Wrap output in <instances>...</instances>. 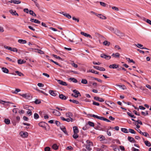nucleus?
<instances>
[{
  "label": "nucleus",
  "mask_w": 151,
  "mask_h": 151,
  "mask_svg": "<svg viewBox=\"0 0 151 151\" xmlns=\"http://www.w3.org/2000/svg\"><path fill=\"white\" fill-rule=\"evenodd\" d=\"M2 71L5 73H8L9 72L8 70L6 68L3 67L2 68Z\"/></svg>",
  "instance_id": "obj_30"
},
{
  "label": "nucleus",
  "mask_w": 151,
  "mask_h": 151,
  "mask_svg": "<svg viewBox=\"0 0 151 151\" xmlns=\"http://www.w3.org/2000/svg\"><path fill=\"white\" fill-rule=\"evenodd\" d=\"M18 42L21 44H25L27 43L26 40L22 39H19L18 40Z\"/></svg>",
  "instance_id": "obj_29"
},
{
  "label": "nucleus",
  "mask_w": 151,
  "mask_h": 151,
  "mask_svg": "<svg viewBox=\"0 0 151 151\" xmlns=\"http://www.w3.org/2000/svg\"><path fill=\"white\" fill-rule=\"evenodd\" d=\"M55 80L57 81L59 83L62 85L66 86L68 85L66 82L63 81L62 80H58L57 79H55Z\"/></svg>",
  "instance_id": "obj_4"
},
{
  "label": "nucleus",
  "mask_w": 151,
  "mask_h": 151,
  "mask_svg": "<svg viewBox=\"0 0 151 151\" xmlns=\"http://www.w3.org/2000/svg\"><path fill=\"white\" fill-rule=\"evenodd\" d=\"M120 54L118 52H116L114 53H113L111 56L114 57L115 58H119L120 56Z\"/></svg>",
  "instance_id": "obj_24"
},
{
  "label": "nucleus",
  "mask_w": 151,
  "mask_h": 151,
  "mask_svg": "<svg viewBox=\"0 0 151 151\" xmlns=\"http://www.w3.org/2000/svg\"><path fill=\"white\" fill-rule=\"evenodd\" d=\"M93 68L101 71H104L105 70V69L102 67H100L99 66H93Z\"/></svg>",
  "instance_id": "obj_6"
},
{
  "label": "nucleus",
  "mask_w": 151,
  "mask_h": 151,
  "mask_svg": "<svg viewBox=\"0 0 151 151\" xmlns=\"http://www.w3.org/2000/svg\"><path fill=\"white\" fill-rule=\"evenodd\" d=\"M88 124L90 126L93 127L94 126V123L88 121Z\"/></svg>",
  "instance_id": "obj_46"
},
{
  "label": "nucleus",
  "mask_w": 151,
  "mask_h": 151,
  "mask_svg": "<svg viewBox=\"0 0 151 151\" xmlns=\"http://www.w3.org/2000/svg\"><path fill=\"white\" fill-rule=\"evenodd\" d=\"M53 111L52 112L56 116H60L61 115V113L57 110L53 109Z\"/></svg>",
  "instance_id": "obj_9"
},
{
  "label": "nucleus",
  "mask_w": 151,
  "mask_h": 151,
  "mask_svg": "<svg viewBox=\"0 0 151 151\" xmlns=\"http://www.w3.org/2000/svg\"><path fill=\"white\" fill-rule=\"evenodd\" d=\"M69 80H71V81H72L73 82H74V83H76L77 82V80L75 79V78H69Z\"/></svg>",
  "instance_id": "obj_43"
},
{
  "label": "nucleus",
  "mask_w": 151,
  "mask_h": 151,
  "mask_svg": "<svg viewBox=\"0 0 151 151\" xmlns=\"http://www.w3.org/2000/svg\"><path fill=\"white\" fill-rule=\"evenodd\" d=\"M81 34L86 37H89V38H90L91 39L92 38V37L90 35L86 33H85L84 32H81Z\"/></svg>",
  "instance_id": "obj_12"
},
{
  "label": "nucleus",
  "mask_w": 151,
  "mask_h": 151,
  "mask_svg": "<svg viewBox=\"0 0 151 151\" xmlns=\"http://www.w3.org/2000/svg\"><path fill=\"white\" fill-rule=\"evenodd\" d=\"M25 61H24L23 60H21V59H19L18 60V63L20 64H22L25 63Z\"/></svg>",
  "instance_id": "obj_38"
},
{
  "label": "nucleus",
  "mask_w": 151,
  "mask_h": 151,
  "mask_svg": "<svg viewBox=\"0 0 151 151\" xmlns=\"http://www.w3.org/2000/svg\"><path fill=\"white\" fill-rule=\"evenodd\" d=\"M81 83L84 84H86L88 83V81L86 79H82L81 80Z\"/></svg>",
  "instance_id": "obj_42"
},
{
  "label": "nucleus",
  "mask_w": 151,
  "mask_h": 151,
  "mask_svg": "<svg viewBox=\"0 0 151 151\" xmlns=\"http://www.w3.org/2000/svg\"><path fill=\"white\" fill-rule=\"evenodd\" d=\"M4 122L7 124H9L10 123V120L8 119H5L4 120Z\"/></svg>",
  "instance_id": "obj_40"
},
{
  "label": "nucleus",
  "mask_w": 151,
  "mask_h": 151,
  "mask_svg": "<svg viewBox=\"0 0 151 151\" xmlns=\"http://www.w3.org/2000/svg\"><path fill=\"white\" fill-rule=\"evenodd\" d=\"M69 101L70 102H72L73 103H75L76 104H78L79 103V102H78V101L76 100L70 99Z\"/></svg>",
  "instance_id": "obj_45"
},
{
  "label": "nucleus",
  "mask_w": 151,
  "mask_h": 151,
  "mask_svg": "<svg viewBox=\"0 0 151 151\" xmlns=\"http://www.w3.org/2000/svg\"><path fill=\"white\" fill-rule=\"evenodd\" d=\"M5 48L14 52H17V49L15 48H12L8 46L5 47Z\"/></svg>",
  "instance_id": "obj_8"
},
{
  "label": "nucleus",
  "mask_w": 151,
  "mask_h": 151,
  "mask_svg": "<svg viewBox=\"0 0 151 151\" xmlns=\"http://www.w3.org/2000/svg\"><path fill=\"white\" fill-rule=\"evenodd\" d=\"M60 129L65 134L68 135V133L66 130L65 128L63 126L62 127L60 126Z\"/></svg>",
  "instance_id": "obj_16"
},
{
  "label": "nucleus",
  "mask_w": 151,
  "mask_h": 151,
  "mask_svg": "<svg viewBox=\"0 0 151 151\" xmlns=\"http://www.w3.org/2000/svg\"><path fill=\"white\" fill-rule=\"evenodd\" d=\"M10 13L12 14L13 15H14L15 16H18V14L15 11H14L12 9H11L10 10Z\"/></svg>",
  "instance_id": "obj_20"
},
{
  "label": "nucleus",
  "mask_w": 151,
  "mask_h": 151,
  "mask_svg": "<svg viewBox=\"0 0 151 151\" xmlns=\"http://www.w3.org/2000/svg\"><path fill=\"white\" fill-rule=\"evenodd\" d=\"M114 32L118 36L123 37L124 36V34L123 33L121 32L119 30L117 29H115Z\"/></svg>",
  "instance_id": "obj_2"
},
{
  "label": "nucleus",
  "mask_w": 151,
  "mask_h": 151,
  "mask_svg": "<svg viewBox=\"0 0 151 151\" xmlns=\"http://www.w3.org/2000/svg\"><path fill=\"white\" fill-rule=\"evenodd\" d=\"M21 96L27 99H28V98L29 97V95L27 93L22 94L21 95Z\"/></svg>",
  "instance_id": "obj_31"
},
{
  "label": "nucleus",
  "mask_w": 151,
  "mask_h": 151,
  "mask_svg": "<svg viewBox=\"0 0 151 151\" xmlns=\"http://www.w3.org/2000/svg\"><path fill=\"white\" fill-rule=\"evenodd\" d=\"M127 114L129 116L131 117L132 118H135V117L134 116V115H132L130 113L127 112Z\"/></svg>",
  "instance_id": "obj_52"
},
{
  "label": "nucleus",
  "mask_w": 151,
  "mask_h": 151,
  "mask_svg": "<svg viewBox=\"0 0 151 151\" xmlns=\"http://www.w3.org/2000/svg\"><path fill=\"white\" fill-rule=\"evenodd\" d=\"M121 131L124 133H128V130L127 129L125 128H122Z\"/></svg>",
  "instance_id": "obj_44"
},
{
  "label": "nucleus",
  "mask_w": 151,
  "mask_h": 151,
  "mask_svg": "<svg viewBox=\"0 0 151 151\" xmlns=\"http://www.w3.org/2000/svg\"><path fill=\"white\" fill-rule=\"evenodd\" d=\"M47 124L44 122H41L38 124L39 125L44 129H46V125Z\"/></svg>",
  "instance_id": "obj_7"
},
{
  "label": "nucleus",
  "mask_w": 151,
  "mask_h": 151,
  "mask_svg": "<svg viewBox=\"0 0 151 151\" xmlns=\"http://www.w3.org/2000/svg\"><path fill=\"white\" fill-rule=\"evenodd\" d=\"M65 116L67 117L70 118L73 116V114L72 112L68 111L66 113Z\"/></svg>",
  "instance_id": "obj_13"
},
{
  "label": "nucleus",
  "mask_w": 151,
  "mask_h": 151,
  "mask_svg": "<svg viewBox=\"0 0 151 151\" xmlns=\"http://www.w3.org/2000/svg\"><path fill=\"white\" fill-rule=\"evenodd\" d=\"M50 147H47L45 148V151H50Z\"/></svg>",
  "instance_id": "obj_64"
},
{
  "label": "nucleus",
  "mask_w": 151,
  "mask_h": 151,
  "mask_svg": "<svg viewBox=\"0 0 151 151\" xmlns=\"http://www.w3.org/2000/svg\"><path fill=\"white\" fill-rule=\"evenodd\" d=\"M100 4L101 5L104 7H105L106 6V4L104 2H100Z\"/></svg>",
  "instance_id": "obj_59"
},
{
  "label": "nucleus",
  "mask_w": 151,
  "mask_h": 151,
  "mask_svg": "<svg viewBox=\"0 0 151 151\" xmlns=\"http://www.w3.org/2000/svg\"><path fill=\"white\" fill-rule=\"evenodd\" d=\"M103 45L105 46H109L110 44V42L107 41L105 40L103 42Z\"/></svg>",
  "instance_id": "obj_33"
},
{
  "label": "nucleus",
  "mask_w": 151,
  "mask_h": 151,
  "mask_svg": "<svg viewBox=\"0 0 151 151\" xmlns=\"http://www.w3.org/2000/svg\"><path fill=\"white\" fill-rule=\"evenodd\" d=\"M17 108H14L13 109L12 111L13 113H14L15 114H17Z\"/></svg>",
  "instance_id": "obj_61"
},
{
  "label": "nucleus",
  "mask_w": 151,
  "mask_h": 151,
  "mask_svg": "<svg viewBox=\"0 0 151 151\" xmlns=\"http://www.w3.org/2000/svg\"><path fill=\"white\" fill-rule=\"evenodd\" d=\"M49 93L51 95L54 96H55L57 94V92L55 91L50 90Z\"/></svg>",
  "instance_id": "obj_11"
},
{
  "label": "nucleus",
  "mask_w": 151,
  "mask_h": 151,
  "mask_svg": "<svg viewBox=\"0 0 151 151\" xmlns=\"http://www.w3.org/2000/svg\"><path fill=\"white\" fill-rule=\"evenodd\" d=\"M126 60H127L128 61H129L130 62H132L134 63H135L134 61L132 59H130L129 58H126Z\"/></svg>",
  "instance_id": "obj_54"
},
{
  "label": "nucleus",
  "mask_w": 151,
  "mask_h": 151,
  "mask_svg": "<svg viewBox=\"0 0 151 151\" xmlns=\"http://www.w3.org/2000/svg\"><path fill=\"white\" fill-rule=\"evenodd\" d=\"M143 20L145 21L147 23L151 25V21L149 19H146L145 18H144Z\"/></svg>",
  "instance_id": "obj_34"
},
{
  "label": "nucleus",
  "mask_w": 151,
  "mask_h": 151,
  "mask_svg": "<svg viewBox=\"0 0 151 151\" xmlns=\"http://www.w3.org/2000/svg\"><path fill=\"white\" fill-rule=\"evenodd\" d=\"M119 67V65H117L116 64H113L112 65H110L109 67L110 68H112L113 69H116L118 68Z\"/></svg>",
  "instance_id": "obj_14"
},
{
  "label": "nucleus",
  "mask_w": 151,
  "mask_h": 151,
  "mask_svg": "<svg viewBox=\"0 0 151 151\" xmlns=\"http://www.w3.org/2000/svg\"><path fill=\"white\" fill-rule=\"evenodd\" d=\"M30 21L32 22H34L36 23L40 24V21L36 19H31Z\"/></svg>",
  "instance_id": "obj_21"
},
{
  "label": "nucleus",
  "mask_w": 151,
  "mask_h": 151,
  "mask_svg": "<svg viewBox=\"0 0 151 151\" xmlns=\"http://www.w3.org/2000/svg\"><path fill=\"white\" fill-rule=\"evenodd\" d=\"M55 123L57 126H60V123L59 122L56 121H55Z\"/></svg>",
  "instance_id": "obj_63"
},
{
  "label": "nucleus",
  "mask_w": 151,
  "mask_h": 151,
  "mask_svg": "<svg viewBox=\"0 0 151 151\" xmlns=\"http://www.w3.org/2000/svg\"><path fill=\"white\" fill-rule=\"evenodd\" d=\"M60 119L63 121H66L68 122H70V119L69 118L65 119L63 116H61Z\"/></svg>",
  "instance_id": "obj_25"
},
{
  "label": "nucleus",
  "mask_w": 151,
  "mask_h": 151,
  "mask_svg": "<svg viewBox=\"0 0 151 151\" xmlns=\"http://www.w3.org/2000/svg\"><path fill=\"white\" fill-rule=\"evenodd\" d=\"M73 92L75 94V95H76V96H77V97H78L79 96H81V95L79 93V92L77 90H76V89L74 90L73 91Z\"/></svg>",
  "instance_id": "obj_17"
},
{
  "label": "nucleus",
  "mask_w": 151,
  "mask_h": 151,
  "mask_svg": "<svg viewBox=\"0 0 151 151\" xmlns=\"http://www.w3.org/2000/svg\"><path fill=\"white\" fill-rule=\"evenodd\" d=\"M134 45L136 46L137 47L141 49L143 47V45L140 44H137V45L135 44Z\"/></svg>",
  "instance_id": "obj_47"
},
{
  "label": "nucleus",
  "mask_w": 151,
  "mask_h": 151,
  "mask_svg": "<svg viewBox=\"0 0 151 151\" xmlns=\"http://www.w3.org/2000/svg\"><path fill=\"white\" fill-rule=\"evenodd\" d=\"M93 105L97 106H99V103L96 102L95 101L93 102Z\"/></svg>",
  "instance_id": "obj_62"
},
{
  "label": "nucleus",
  "mask_w": 151,
  "mask_h": 151,
  "mask_svg": "<svg viewBox=\"0 0 151 151\" xmlns=\"http://www.w3.org/2000/svg\"><path fill=\"white\" fill-rule=\"evenodd\" d=\"M73 130L74 133H78L79 132L78 128L76 126L73 127Z\"/></svg>",
  "instance_id": "obj_19"
},
{
  "label": "nucleus",
  "mask_w": 151,
  "mask_h": 151,
  "mask_svg": "<svg viewBox=\"0 0 151 151\" xmlns=\"http://www.w3.org/2000/svg\"><path fill=\"white\" fill-rule=\"evenodd\" d=\"M94 99L96 101H98L101 102H103L104 101L103 99L99 97H94Z\"/></svg>",
  "instance_id": "obj_18"
},
{
  "label": "nucleus",
  "mask_w": 151,
  "mask_h": 151,
  "mask_svg": "<svg viewBox=\"0 0 151 151\" xmlns=\"http://www.w3.org/2000/svg\"><path fill=\"white\" fill-rule=\"evenodd\" d=\"M59 97L60 99L62 100H66L67 98V97H66L63 94L59 95Z\"/></svg>",
  "instance_id": "obj_22"
},
{
  "label": "nucleus",
  "mask_w": 151,
  "mask_h": 151,
  "mask_svg": "<svg viewBox=\"0 0 151 151\" xmlns=\"http://www.w3.org/2000/svg\"><path fill=\"white\" fill-rule=\"evenodd\" d=\"M39 116L37 113H35L34 114V118L35 119H37L39 118Z\"/></svg>",
  "instance_id": "obj_53"
},
{
  "label": "nucleus",
  "mask_w": 151,
  "mask_h": 151,
  "mask_svg": "<svg viewBox=\"0 0 151 151\" xmlns=\"http://www.w3.org/2000/svg\"><path fill=\"white\" fill-rule=\"evenodd\" d=\"M93 116H94V118H97L101 120H104V118L103 117L98 116L96 115H93Z\"/></svg>",
  "instance_id": "obj_26"
},
{
  "label": "nucleus",
  "mask_w": 151,
  "mask_h": 151,
  "mask_svg": "<svg viewBox=\"0 0 151 151\" xmlns=\"http://www.w3.org/2000/svg\"><path fill=\"white\" fill-rule=\"evenodd\" d=\"M52 148L55 150H57L58 148V147L57 145L55 144H54L52 146Z\"/></svg>",
  "instance_id": "obj_41"
},
{
  "label": "nucleus",
  "mask_w": 151,
  "mask_h": 151,
  "mask_svg": "<svg viewBox=\"0 0 151 151\" xmlns=\"http://www.w3.org/2000/svg\"><path fill=\"white\" fill-rule=\"evenodd\" d=\"M77 133H74L73 135V137L75 139H76L78 137V135L77 134Z\"/></svg>",
  "instance_id": "obj_51"
},
{
  "label": "nucleus",
  "mask_w": 151,
  "mask_h": 151,
  "mask_svg": "<svg viewBox=\"0 0 151 151\" xmlns=\"http://www.w3.org/2000/svg\"><path fill=\"white\" fill-rule=\"evenodd\" d=\"M101 57L107 60H109L111 58V57L110 56L106 55L104 54H101Z\"/></svg>",
  "instance_id": "obj_5"
},
{
  "label": "nucleus",
  "mask_w": 151,
  "mask_h": 151,
  "mask_svg": "<svg viewBox=\"0 0 151 151\" xmlns=\"http://www.w3.org/2000/svg\"><path fill=\"white\" fill-rule=\"evenodd\" d=\"M145 143L146 146L148 147H150L151 146V143L148 141L146 140L144 142Z\"/></svg>",
  "instance_id": "obj_32"
},
{
  "label": "nucleus",
  "mask_w": 151,
  "mask_h": 151,
  "mask_svg": "<svg viewBox=\"0 0 151 151\" xmlns=\"http://www.w3.org/2000/svg\"><path fill=\"white\" fill-rule=\"evenodd\" d=\"M20 135L23 137H26L28 136V133L27 132H21L19 133Z\"/></svg>",
  "instance_id": "obj_3"
},
{
  "label": "nucleus",
  "mask_w": 151,
  "mask_h": 151,
  "mask_svg": "<svg viewBox=\"0 0 151 151\" xmlns=\"http://www.w3.org/2000/svg\"><path fill=\"white\" fill-rule=\"evenodd\" d=\"M86 142L87 145H86V148L88 150L90 151L91 150V148L90 147L93 146V143L88 140H87Z\"/></svg>",
  "instance_id": "obj_1"
},
{
  "label": "nucleus",
  "mask_w": 151,
  "mask_h": 151,
  "mask_svg": "<svg viewBox=\"0 0 151 151\" xmlns=\"http://www.w3.org/2000/svg\"><path fill=\"white\" fill-rule=\"evenodd\" d=\"M129 132L132 134H136V132L133 129H129Z\"/></svg>",
  "instance_id": "obj_49"
},
{
  "label": "nucleus",
  "mask_w": 151,
  "mask_h": 151,
  "mask_svg": "<svg viewBox=\"0 0 151 151\" xmlns=\"http://www.w3.org/2000/svg\"><path fill=\"white\" fill-rule=\"evenodd\" d=\"M37 52L40 53V54H44V52L40 50L37 49Z\"/></svg>",
  "instance_id": "obj_56"
},
{
  "label": "nucleus",
  "mask_w": 151,
  "mask_h": 151,
  "mask_svg": "<svg viewBox=\"0 0 151 151\" xmlns=\"http://www.w3.org/2000/svg\"><path fill=\"white\" fill-rule=\"evenodd\" d=\"M60 13L63 14L64 16H65L68 18L70 19L71 18V16L69 15L68 14H67L66 13H65L64 12H60Z\"/></svg>",
  "instance_id": "obj_10"
},
{
  "label": "nucleus",
  "mask_w": 151,
  "mask_h": 151,
  "mask_svg": "<svg viewBox=\"0 0 151 151\" xmlns=\"http://www.w3.org/2000/svg\"><path fill=\"white\" fill-rule=\"evenodd\" d=\"M29 13L30 15H32L33 16L36 17V14L34 13L33 11L32 10H30L29 11Z\"/></svg>",
  "instance_id": "obj_36"
},
{
  "label": "nucleus",
  "mask_w": 151,
  "mask_h": 151,
  "mask_svg": "<svg viewBox=\"0 0 151 151\" xmlns=\"http://www.w3.org/2000/svg\"><path fill=\"white\" fill-rule=\"evenodd\" d=\"M108 29L111 31L114 32L115 29L114 28L112 27H108Z\"/></svg>",
  "instance_id": "obj_58"
},
{
  "label": "nucleus",
  "mask_w": 151,
  "mask_h": 151,
  "mask_svg": "<svg viewBox=\"0 0 151 151\" xmlns=\"http://www.w3.org/2000/svg\"><path fill=\"white\" fill-rule=\"evenodd\" d=\"M41 102L40 100L36 99L35 101V103L36 104H39L41 103Z\"/></svg>",
  "instance_id": "obj_48"
},
{
  "label": "nucleus",
  "mask_w": 151,
  "mask_h": 151,
  "mask_svg": "<svg viewBox=\"0 0 151 151\" xmlns=\"http://www.w3.org/2000/svg\"><path fill=\"white\" fill-rule=\"evenodd\" d=\"M128 139L130 142H135V141L134 139L132 137L129 136L128 137Z\"/></svg>",
  "instance_id": "obj_28"
},
{
  "label": "nucleus",
  "mask_w": 151,
  "mask_h": 151,
  "mask_svg": "<svg viewBox=\"0 0 151 151\" xmlns=\"http://www.w3.org/2000/svg\"><path fill=\"white\" fill-rule=\"evenodd\" d=\"M20 91V90L19 89H16L15 91L14 92H12L14 93H17L18 92Z\"/></svg>",
  "instance_id": "obj_57"
},
{
  "label": "nucleus",
  "mask_w": 151,
  "mask_h": 151,
  "mask_svg": "<svg viewBox=\"0 0 151 151\" xmlns=\"http://www.w3.org/2000/svg\"><path fill=\"white\" fill-rule=\"evenodd\" d=\"M99 137V139L100 141L103 143H105L104 141L105 140V137L103 135L101 136H100Z\"/></svg>",
  "instance_id": "obj_27"
},
{
  "label": "nucleus",
  "mask_w": 151,
  "mask_h": 151,
  "mask_svg": "<svg viewBox=\"0 0 151 151\" xmlns=\"http://www.w3.org/2000/svg\"><path fill=\"white\" fill-rule=\"evenodd\" d=\"M13 3L16 4H18L21 3V1L19 0H13Z\"/></svg>",
  "instance_id": "obj_39"
},
{
  "label": "nucleus",
  "mask_w": 151,
  "mask_h": 151,
  "mask_svg": "<svg viewBox=\"0 0 151 151\" xmlns=\"http://www.w3.org/2000/svg\"><path fill=\"white\" fill-rule=\"evenodd\" d=\"M7 103V104H13V103H12V102H10L9 101H3L1 100H0V103L2 104H4L5 103Z\"/></svg>",
  "instance_id": "obj_23"
},
{
  "label": "nucleus",
  "mask_w": 151,
  "mask_h": 151,
  "mask_svg": "<svg viewBox=\"0 0 151 151\" xmlns=\"http://www.w3.org/2000/svg\"><path fill=\"white\" fill-rule=\"evenodd\" d=\"M91 72L96 74H99V72H97V71H95V70H92V69L89 70L88 71H87V72Z\"/></svg>",
  "instance_id": "obj_35"
},
{
  "label": "nucleus",
  "mask_w": 151,
  "mask_h": 151,
  "mask_svg": "<svg viewBox=\"0 0 151 151\" xmlns=\"http://www.w3.org/2000/svg\"><path fill=\"white\" fill-rule=\"evenodd\" d=\"M15 73H17L18 76H24V74L21 73L20 72H19V71H15Z\"/></svg>",
  "instance_id": "obj_37"
},
{
  "label": "nucleus",
  "mask_w": 151,
  "mask_h": 151,
  "mask_svg": "<svg viewBox=\"0 0 151 151\" xmlns=\"http://www.w3.org/2000/svg\"><path fill=\"white\" fill-rule=\"evenodd\" d=\"M27 114H29V115H31L32 114L31 111L30 109H29L28 111H27Z\"/></svg>",
  "instance_id": "obj_60"
},
{
  "label": "nucleus",
  "mask_w": 151,
  "mask_h": 151,
  "mask_svg": "<svg viewBox=\"0 0 151 151\" xmlns=\"http://www.w3.org/2000/svg\"><path fill=\"white\" fill-rule=\"evenodd\" d=\"M52 56L57 59H58L60 60H62V59L59 56H58L57 55L54 54L52 55Z\"/></svg>",
  "instance_id": "obj_50"
},
{
  "label": "nucleus",
  "mask_w": 151,
  "mask_h": 151,
  "mask_svg": "<svg viewBox=\"0 0 151 151\" xmlns=\"http://www.w3.org/2000/svg\"><path fill=\"white\" fill-rule=\"evenodd\" d=\"M96 15L99 17L100 19H106V17L101 14H96Z\"/></svg>",
  "instance_id": "obj_15"
},
{
  "label": "nucleus",
  "mask_w": 151,
  "mask_h": 151,
  "mask_svg": "<svg viewBox=\"0 0 151 151\" xmlns=\"http://www.w3.org/2000/svg\"><path fill=\"white\" fill-rule=\"evenodd\" d=\"M36 90H37V91H38L39 92H41V93L44 94L45 95H46V96L47 95V94L46 93H45V92H44L43 91H41V90H39L38 89H36Z\"/></svg>",
  "instance_id": "obj_55"
}]
</instances>
